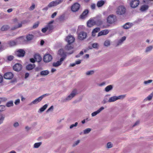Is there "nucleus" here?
Listing matches in <instances>:
<instances>
[{"label":"nucleus","instance_id":"nucleus-1","mask_svg":"<svg viewBox=\"0 0 153 153\" xmlns=\"http://www.w3.org/2000/svg\"><path fill=\"white\" fill-rule=\"evenodd\" d=\"M77 90L76 89L73 90L66 97L62 98V102H65L69 101L71 100L75 95L77 94Z\"/></svg>","mask_w":153,"mask_h":153},{"label":"nucleus","instance_id":"nucleus-2","mask_svg":"<svg viewBox=\"0 0 153 153\" xmlns=\"http://www.w3.org/2000/svg\"><path fill=\"white\" fill-rule=\"evenodd\" d=\"M125 97L124 95H120L118 96H112L110 97L108 100V102H114L117 100L123 99Z\"/></svg>","mask_w":153,"mask_h":153},{"label":"nucleus","instance_id":"nucleus-3","mask_svg":"<svg viewBox=\"0 0 153 153\" xmlns=\"http://www.w3.org/2000/svg\"><path fill=\"white\" fill-rule=\"evenodd\" d=\"M131 7L132 8H135L137 7L140 4L139 0H128Z\"/></svg>","mask_w":153,"mask_h":153},{"label":"nucleus","instance_id":"nucleus-4","mask_svg":"<svg viewBox=\"0 0 153 153\" xmlns=\"http://www.w3.org/2000/svg\"><path fill=\"white\" fill-rule=\"evenodd\" d=\"M126 10L125 7L124 6L121 5L117 8L116 12L117 14L121 15L125 13Z\"/></svg>","mask_w":153,"mask_h":153},{"label":"nucleus","instance_id":"nucleus-5","mask_svg":"<svg viewBox=\"0 0 153 153\" xmlns=\"http://www.w3.org/2000/svg\"><path fill=\"white\" fill-rule=\"evenodd\" d=\"M107 22L109 24H112L116 20V17L114 15H111L109 16L107 18Z\"/></svg>","mask_w":153,"mask_h":153},{"label":"nucleus","instance_id":"nucleus-6","mask_svg":"<svg viewBox=\"0 0 153 153\" xmlns=\"http://www.w3.org/2000/svg\"><path fill=\"white\" fill-rule=\"evenodd\" d=\"M87 36V33L83 31H81L78 33V38L81 40H82L86 38Z\"/></svg>","mask_w":153,"mask_h":153},{"label":"nucleus","instance_id":"nucleus-7","mask_svg":"<svg viewBox=\"0 0 153 153\" xmlns=\"http://www.w3.org/2000/svg\"><path fill=\"white\" fill-rule=\"evenodd\" d=\"M63 0H56L50 2L48 4V7H52L56 6L62 3Z\"/></svg>","mask_w":153,"mask_h":153},{"label":"nucleus","instance_id":"nucleus-8","mask_svg":"<svg viewBox=\"0 0 153 153\" xmlns=\"http://www.w3.org/2000/svg\"><path fill=\"white\" fill-rule=\"evenodd\" d=\"M80 5L78 3H75L71 7V10L72 12H76L78 11L80 7Z\"/></svg>","mask_w":153,"mask_h":153},{"label":"nucleus","instance_id":"nucleus-9","mask_svg":"<svg viewBox=\"0 0 153 153\" xmlns=\"http://www.w3.org/2000/svg\"><path fill=\"white\" fill-rule=\"evenodd\" d=\"M65 40L68 42V44H71L74 42L75 39L73 36L69 35L66 36Z\"/></svg>","mask_w":153,"mask_h":153},{"label":"nucleus","instance_id":"nucleus-10","mask_svg":"<svg viewBox=\"0 0 153 153\" xmlns=\"http://www.w3.org/2000/svg\"><path fill=\"white\" fill-rule=\"evenodd\" d=\"M53 21H51L46 25L48 29V31L49 33L52 32L54 28V27L53 25Z\"/></svg>","mask_w":153,"mask_h":153},{"label":"nucleus","instance_id":"nucleus-11","mask_svg":"<svg viewBox=\"0 0 153 153\" xmlns=\"http://www.w3.org/2000/svg\"><path fill=\"white\" fill-rule=\"evenodd\" d=\"M52 56L49 54H46L43 57L44 61L46 62L51 61L52 59Z\"/></svg>","mask_w":153,"mask_h":153},{"label":"nucleus","instance_id":"nucleus-12","mask_svg":"<svg viewBox=\"0 0 153 153\" xmlns=\"http://www.w3.org/2000/svg\"><path fill=\"white\" fill-rule=\"evenodd\" d=\"M65 59V57H62L58 61L56 62H53V66L55 67H57L60 66L62 64V62Z\"/></svg>","mask_w":153,"mask_h":153},{"label":"nucleus","instance_id":"nucleus-13","mask_svg":"<svg viewBox=\"0 0 153 153\" xmlns=\"http://www.w3.org/2000/svg\"><path fill=\"white\" fill-rule=\"evenodd\" d=\"M13 77V74L11 72H8L5 73L4 75V78L7 79H12Z\"/></svg>","mask_w":153,"mask_h":153},{"label":"nucleus","instance_id":"nucleus-14","mask_svg":"<svg viewBox=\"0 0 153 153\" xmlns=\"http://www.w3.org/2000/svg\"><path fill=\"white\" fill-rule=\"evenodd\" d=\"M22 68V65L20 64L17 63L14 65L13 67V69L16 71H20Z\"/></svg>","mask_w":153,"mask_h":153},{"label":"nucleus","instance_id":"nucleus-15","mask_svg":"<svg viewBox=\"0 0 153 153\" xmlns=\"http://www.w3.org/2000/svg\"><path fill=\"white\" fill-rule=\"evenodd\" d=\"M25 53V51L22 49L18 50L16 53V54L18 57H23L24 56Z\"/></svg>","mask_w":153,"mask_h":153},{"label":"nucleus","instance_id":"nucleus-16","mask_svg":"<svg viewBox=\"0 0 153 153\" xmlns=\"http://www.w3.org/2000/svg\"><path fill=\"white\" fill-rule=\"evenodd\" d=\"M104 109V108L103 107H101L97 111H96L91 113V116L92 117H94L97 115V114L100 113L102 110Z\"/></svg>","mask_w":153,"mask_h":153},{"label":"nucleus","instance_id":"nucleus-17","mask_svg":"<svg viewBox=\"0 0 153 153\" xmlns=\"http://www.w3.org/2000/svg\"><path fill=\"white\" fill-rule=\"evenodd\" d=\"M88 13V10H85L80 15V18L82 19H85L87 16Z\"/></svg>","mask_w":153,"mask_h":153},{"label":"nucleus","instance_id":"nucleus-18","mask_svg":"<svg viewBox=\"0 0 153 153\" xmlns=\"http://www.w3.org/2000/svg\"><path fill=\"white\" fill-rule=\"evenodd\" d=\"M108 33L109 31L107 29L102 30L98 33V36H100L102 35H106L108 34Z\"/></svg>","mask_w":153,"mask_h":153},{"label":"nucleus","instance_id":"nucleus-19","mask_svg":"<svg viewBox=\"0 0 153 153\" xmlns=\"http://www.w3.org/2000/svg\"><path fill=\"white\" fill-rule=\"evenodd\" d=\"M149 6L148 5H144L141 6L140 10L141 11L143 12L147 10Z\"/></svg>","mask_w":153,"mask_h":153},{"label":"nucleus","instance_id":"nucleus-20","mask_svg":"<svg viewBox=\"0 0 153 153\" xmlns=\"http://www.w3.org/2000/svg\"><path fill=\"white\" fill-rule=\"evenodd\" d=\"M34 57L36 61L38 62H40L42 60L41 57L38 54H35L34 56Z\"/></svg>","mask_w":153,"mask_h":153},{"label":"nucleus","instance_id":"nucleus-21","mask_svg":"<svg viewBox=\"0 0 153 153\" xmlns=\"http://www.w3.org/2000/svg\"><path fill=\"white\" fill-rule=\"evenodd\" d=\"M42 100V99L41 98V97H39L36 99L34 100L33 101L31 102V104H37L40 101H41Z\"/></svg>","mask_w":153,"mask_h":153},{"label":"nucleus","instance_id":"nucleus-22","mask_svg":"<svg viewBox=\"0 0 153 153\" xmlns=\"http://www.w3.org/2000/svg\"><path fill=\"white\" fill-rule=\"evenodd\" d=\"M126 39V37L125 36H123L122 38L118 40L117 43V45H118L122 44L123 42Z\"/></svg>","mask_w":153,"mask_h":153},{"label":"nucleus","instance_id":"nucleus-23","mask_svg":"<svg viewBox=\"0 0 153 153\" xmlns=\"http://www.w3.org/2000/svg\"><path fill=\"white\" fill-rule=\"evenodd\" d=\"M49 73V71L48 70L42 71L40 72V74L42 76H45L48 75Z\"/></svg>","mask_w":153,"mask_h":153},{"label":"nucleus","instance_id":"nucleus-24","mask_svg":"<svg viewBox=\"0 0 153 153\" xmlns=\"http://www.w3.org/2000/svg\"><path fill=\"white\" fill-rule=\"evenodd\" d=\"M132 25V24L131 23H127L123 26V27L124 29H128L130 28Z\"/></svg>","mask_w":153,"mask_h":153},{"label":"nucleus","instance_id":"nucleus-25","mask_svg":"<svg viewBox=\"0 0 153 153\" xmlns=\"http://www.w3.org/2000/svg\"><path fill=\"white\" fill-rule=\"evenodd\" d=\"M58 53L62 57H65L66 58V55L64 52L63 50L62 49H60L58 51Z\"/></svg>","mask_w":153,"mask_h":153},{"label":"nucleus","instance_id":"nucleus-26","mask_svg":"<svg viewBox=\"0 0 153 153\" xmlns=\"http://www.w3.org/2000/svg\"><path fill=\"white\" fill-rule=\"evenodd\" d=\"M35 67V65L34 64H30L26 66V69L28 70H30L33 68Z\"/></svg>","mask_w":153,"mask_h":153},{"label":"nucleus","instance_id":"nucleus-27","mask_svg":"<svg viewBox=\"0 0 153 153\" xmlns=\"http://www.w3.org/2000/svg\"><path fill=\"white\" fill-rule=\"evenodd\" d=\"M27 22V21L25 20L23 21L21 23H19L18 25L16 26L13 29L21 27L22 26V24H24Z\"/></svg>","mask_w":153,"mask_h":153},{"label":"nucleus","instance_id":"nucleus-28","mask_svg":"<svg viewBox=\"0 0 153 153\" xmlns=\"http://www.w3.org/2000/svg\"><path fill=\"white\" fill-rule=\"evenodd\" d=\"M94 22H94V20H89L87 23L88 26L89 27H92L94 25Z\"/></svg>","mask_w":153,"mask_h":153},{"label":"nucleus","instance_id":"nucleus-29","mask_svg":"<svg viewBox=\"0 0 153 153\" xmlns=\"http://www.w3.org/2000/svg\"><path fill=\"white\" fill-rule=\"evenodd\" d=\"M48 105L47 104L45 105L42 107L40 108L39 110V112H42L44 111L48 107Z\"/></svg>","mask_w":153,"mask_h":153},{"label":"nucleus","instance_id":"nucleus-30","mask_svg":"<svg viewBox=\"0 0 153 153\" xmlns=\"http://www.w3.org/2000/svg\"><path fill=\"white\" fill-rule=\"evenodd\" d=\"M113 88V86L111 85H110L107 86L105 88V91L106 92H108L110 91Z\"/></svg>","mask_w":153,"mask_h":153},{"label":"nucleus","instance_id":"nucleus-31","mask_svg":"<svg viewBox=\"0 0 153 153\" xmlns=\"http://www.w3.org/2000/svg\"><path fill=\"white\" fill-rule=\"evenodd\" d=\"M16 44V43L14 41H10L8 43V45L10 47L15 45Z\"/></svg>","mask_w":153,"mask_h":153},{"label":"nucleus","instance_id":"nucleus-32","mask_svg":"<svg viewBox=\"0 0 153 153\" xmlns=\"http://www.w3.org/2000/svg\"><path fill=\"white\" fill-rule=\"evenodd\" d=\"M104 45L105 46L108 47L110 45V41L108 39L105 40L104 43Z\"/></svg>","mask_w":153,"mask_h":153},{"label":"nucleus","instance_id":"nucleus-33","mask_svg":"<svg viewBox=\"0 0 153 153\" xmlns=\"http://www.w3.org/2000/svg\"><path fill=\"white\" fill-rule=\"evenodd\" d=\"M10 27L8 25H4L1 27V30L2 31L6 30L8 29Z\"/></svg>","mask_w":153,"mask_h":153},{"label":"nucleus","instance_id":"nucleus-34","mask_svg":"<svg viewBox=\"0 0 153 153\" xmlns=\"http://www.w3.org/2000/svg\"><path fill=\"white\" fill-rule=\"evenodd\" d=\"M13 101H10L7 103L6 106L7 107H10L13 106Z\"/></svg>","mask_w":153,"mask_h":153},{"label":"nucleus","instance_id":"nucleus-35","mask_svg":"<svg viewBox=\"0 0 153 153\" xmlns=\"http://www.w3.org/2000/svg\"><path fill=\"white\" fill-rule=\"evenodd\" d=\"M104 1L101 0L97 2V5L98 7H101L104 4Z\"/></svg>","mask_w":153,"mask_h":153},{"label":"nucleus","instance_id":"nucleus-36","mask_svg":"<svg viewBox=\"0 0 153 153\" xmlns=\"http://www.w3.org/2000/svg\"><path fill=\"white\" fill-rule=\"evenodd\" d=\"M73 48V47L70 45V44H68L65 47V48L67 50H69Z\"/></svg>","mask_w":153,"mask_h":153},{"label":"nucleus","instance_id":"nucleus-37","mask_svg":"<svg viewBox=\"0 0 153 153\" xmlns=\"http://www.w3.org/2000/svg\"><path fill=\"white\" fill-rule=\"evenodd\" d=\"M33 37V36L32 34H28L27 36V39L28 41L31 40Z\"/></svg>","mask_w":153,"mask_h":153},{"label":"nucleus","instance_id":"nucleus-38","mask_svg":"<svg viewBox=\"0 0 153 153\" xmlns=\"http://www.w3.org/2000/svg\"><path fill=\"white\" fill-rule=\"evenodd\" d=\"M91 131L90 128H88L83 131V133L85 134H87L89 133Z\"/></svg>","mask_w":153,"mask_h":153},{"label":"nucleus","instance_id":"nucleus-39","mask_svg":"<svg viewBox=\"0 0 153 153\" xmlns=\"http://www.w3.org/2000/svg\"><path fill=\"white\" fill-rule=\"evenodd\" d=\"M41 142L36 143H35L34 145V148H37L39 147L41 145Z\"/></svg>","mask_w":153,"mask_h":153},{"label":"nucleus","instance_id":"nucleus-40","mask_svg":"<svg viewBox=\"0 0 153 153\" xmlns=\"http://www.w3.org/2000/svg\"><path fill=\"white\" fill-rule=\"evenodd\" d=\"M6 109L5 106L4 105H0V112L4 111Z\"/></svg>","mask_w":153,"mask_h":153},{"label":"nucleus","instance_id":"nucleus-41","mask_svg":"<svg viewBox=\"0 0 153 153\" xmlns=\"http://www.w3.org/2000/svg\"><path fill=\"white\" fill-rule=\"evenodd\" d=\"M92 46L94 48L98 49L99 47V45L97 43H94L92 44Z\"/></svg>","mask_w":153,"mask_h":153},{"label":"nucleus","instance_id":"nucleus-42","mask_svg":"<svg viewBox=\"0 0 153 153\" xmlns=\"http://www.w3.org/2000/svg\"><path fill=\"white\" fill-rule=\"evenodd\" d=\"M78 124V123L77 122H76L74 124H73L71 125L70 127V129H72L74 127H76L77 126Z\"/></svg>","mask_w":153,"mask_h":153},{"label":"nucleus","instance_id":"nucleus-43","mask_svg":"<svg viewBox=\"0 0 153 153\" xmlns=\"http://www.w3.org/2000/svg\"><path fill=\"white\" fill-rule=\"evenodd\" d=\"M4 119V116H3L2 115L0 116V124L3 123Z\"/></svg>","mask_w":153,"mask_h":153},{"label":"nucleus","instance_id":"nucleus-44","mask_svg":"<svg viewBox=\"0 0 153 153\" xmlns=\"http://www.w3.org/2000/svg\"><path fill=\"white\" fill-rule=\"evenodd\" d=\"M153 96V92L150 95H149L146 98V100H150L152 98Z\"/></svg>","mask_w":153,"mask_h":153},{"label":"nucleus","instance_id":"nucleus-45","mask_svg":"<svg viewBox=\"0 0 153 153\" xmlns=\"http://www.w3.org/2000/svg\"><path fill=\"white\" fill-rule=\"evenodd\" d=\"M94 73V71H88L86 72V74L87 75H90L93 74Z\"/></svg>","mask_w":153,"mask_h":153},{"label":"nucleus","instance_id":"nucleus-46","mask_svg":"<svg viewBox=\"0 0 153 153\" xmlns=\"http://www.w3.org/2000/svg\"><path fill=\"white\" fill-rule=\"evenodd\" d=\"M39 24V22H37L35 23L34 25H33V28H36L37 27Z\"/></svg>","mask_w":153,"mask_h":153},{"label":"nucleus","instance_id":"nucleus-47","mask_svg":"<svg viewBox=\"0 0 153 153\" xmlns=\"http://www.w3.org/2000/svg\"><path fill=\"white\" fill-rule=\"evenodd\" d=\"M100 30V29L99 27H96L94 28L92 31L97 33Z\"/></svg>","mask_w":153,"mask_h":153},{"label":"nucleus","instance_id":"nucleus-48","mask_svg":"<svg viewBox=\"0 0 153 153\" xmlns=\"http://www.w3.org/2000/svg\"><path fill=\"white\" fill-rule=\"evenodd\" d=\"M14 57L13 56H9L7 57V59L8 61H11L13 59Z\"/></svg>","mask_w":153,"mask_h":153},{"label":"nucleus","instance_id":"nucleus-49","mask_svg":"<svg viewBox=\"0 0 153 153\" xmlns=\"http://www.w3.org/2000/svg\"><path fill=\"white\" fill-rule=\"evenodd\" d=\"M113 144L111 142H108L107 144V147L108 148H110L112 147Z\"/></svg>","mask_w":153,"mask_h":153},{"label":"nucleus","instance_id":"nucleus-50","mask_svg":"<svg viewBox=\"0 0 153 153\" xmlns=\"http://www.w3.org/2000/svg\"><path fill=\"white\" fill-rule=\"evenodd\" d=\"M152 48V46H150L147 48L146 51L147 52L150 51Z\"/></svg>","mask_w":153,"mask_h":153},{"label":"nucleus","instance_id":"nucleus-51","mask_svg":"<svg viewBox=\"0 0 153 153\" xmlns=\"http://www.w3.org/2000/svg\"><path fill=\"white\" fill-rule=\"evenodd\" d=\"M24 37H21L17 39V41H20V42H22L24 41Z\"/></svg>","mask_w":153,"mask_h":153},{"label":"nucleus","instance_id":"nucleus-52","mask_svg":"<svg viewBox=\"0 0 153 153\" xmlns=\"http://www.w3.org/2000/svg\"><path fill=\"white\" fill-rule=\"evenodd\" d=\"M20 100L19 99H18L16 100L14 102V104L16 105H17L20 103Z\"/></svg>","mask_w":153,"mask_h":153},{"label":"nucleus","instance_id":"nucleus-53","mask_svg":"<svg viewBox=\"0 0 153 153\" xmlns=\"http://www.w3.org/2000/svg\"><path fill=\"white\" fill-rule=\"evenodd\" d=\"M152 80H149L147 81H145L144 82V83L145 84H147L148 83H149L152 82Z\"/></svg>","mask_w":153,"mask_h":153},{"label":"nucleus","instance_id":"nucleus-54","mask_svg":"<svg viewBox=\"0 0 153 153\" xmlns=\"http://www.w3.org/2000/svg\"><path fill=\"white\" fill-rule=\"evenodd\" d=\"M53 109V106H51L47 111V112H48L50 111H52Z\"/></svg>","mask_w":153,"mask_h":153},{"label":"nucleus","instance_id":"nucleus-55","mask_svg":"<svg viewBox=\"0 0 153 153\" xmlns=\"http://www.w3.org/2000/svg\"><path fill=\"white\" fill-rule=\"evenodd\" d=\"M47 31H48V29L46 26L42 30V32L44 33H45Z\"/></svg>","mask_w":153,"mask_h":153},{"label":"nucleus","instance_id":"nucleus-56","mask_svg":"<svg viewBox=\"0 0 153 153\" xmlns=\"http://www.w3.org/2000/svg\"><path fill=\"white\" fill-rule=\"evenodd\" d=\"M80 142V140H77L75 141L73 145L74 146H75L77 145Z\"/></svg>","mask_w":153,"mask_h":153},{"label":"nucleus","instance_id":"nucleus-57","mask_svg":"<svg viewBox=\"0 0 153 153\" xmlns=\"http://www.w3.org/2000/svg\"><path fill=\"white\" fill-rule=\"evenodd\" d=\"M49 95V94H43V95L40 96V97H41V98L42 99L43 98H44V97H46V96H48Z\"/></svg>","mask_w":153,"mask_h":153},{"label":"nucleus","instance_id":"nucleus-58","mask_svg":"<svg viewBox=\"0 0 153 153\" xmlns=\"http://www.w3.org/2000/svg\"><path fill=\"white\" fill-rule=\"evenodd\" d=\"M84 27L83 25L79 26L78 27V31L80 30L81 29H83V28H84Z\"/></svg>","mask_w":153,"mask_h":153},{"label":"nucleus","instance_id":"nucleus-59","mask_svg":"<svg viewBox=\"0 0 153 153\" xmlns=\"http://www.w3.org/2000/svg\"><path fill=\"white\" fill-rule=\"evenodd\" d=\"M19 126V124L17 122L13 124V126L15 127H18Z\"/></svg>","mask_w":153,"mask_h":153},{"label":"nucleus","instance_id":"nucleus-60","mask_svg":"<svg viewBox=\"0 0 153 153\" xmlns=\"http://www.w3.org/2000/svg\"><path fill=\"white\" fill-rule=\"evenodd\" d=\"M95 4H93L91 5V9L94 10L95 9Z\"/></svg>","mask_w":153,"mask_h":153},{"label":"nucleus","instance_id":"nucleus-61","mask_svg":"<svg viewBox=\"0 0 153 153\" xmlns=\"http://www.w3.org/2000/svg\"><path fill=\"white\" fill-rule=\"evenodd\" d=\"M57 13V12L54 13L51 15V17L53 18H54L56 15Z\"/></svg>","mask_w":153,"mask_h":153},{"label":"nucleus","instance_id":"nucleus-62","mask_svg":"<svg viewBox=\"0 0 153 153\" xmlns=\"http://www.w3.org/2000/svg\"><path fill=\"white\" fill-rule=\"evenodd\" d=\"M35 7V5L34 4H33L32 5V6L30 7V9L31 10H33L34 9Z\"/></svg>","mask_w":153,"mask_h":153},{"label":"nucleus","instance_id":"nucleus-63","mask_svg":"<svg viewBox=\"0 0 153 153\" xmlns=\"http://www.w3.org/2000/svg\"><path fill=\"white\" fill-rule=\"evenodd\" d=\"M30 61L31 62L33 63H34L36 61L35 60V59H33V58L30 59Z\"/></svg>","mask_w":153,"mask_h":153},{"label":"nucleus","instance_id":"nucleus-64","mask_svg":"<svg viewBox=\"0 0 153 153\" xmlns=\"http://www.w3.org/2000/svg\"><path fill=\"white\" fill-rule=\"evenodd\" d=\"M81 60H79L78 61H76L75 62L76 64L78 65L80 64L81 62Z\"/></svg>","mask_w":153,"mask_h":153}]
</instances>
